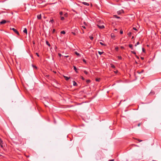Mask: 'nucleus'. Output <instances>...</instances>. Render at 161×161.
Returning <instances> with one entry per match:
<instances>
[{"label": "nucleus", "instance_id": "obj_1", "mask_svg": "<svg viewBox=\"0 0 161 161\" xmlns=\"http://www.w3.org/2000/svg\"><path fill=\"white\" fill-rule=\"evenodd\" d=\"M10 30H12L15 33L17 34L18 35H19V32L14 28H10Z\"/></svg>", "mask_w": 161, "mask_h": 161}, {"label": "nucleus", "instance_id": "obj_2", "mask_svg": "<svg viewBox=\"0 0 161 161\" xmlns=\"http://www.w3.org/2000/svg\"><path fill=\"white\" fill-rule=\"evenodd\" d=\"M7 22H8V21H7ZM7 22V21L6 20H3L2 21L0 22V25L5 24Z\"/></svg>", "mask_w": 161, "mask_h": 161}, {"label": "nucleus", "instance_id": "obj_3", "mask_svg": "<svg viewBox=\"0 0 161 161\" xmlns=\"http://www.w3.org/2000/svg\"><path fill=\"white\" fill-rule=\"evenodd\" d=\"M3 141L1 140V139L0 138V145L1 147L2 148L3 147Z\"/></svg>", "mask_w": 161, "mask_h": 161}, {"label": "nucleus", "instance_id": "obj_4", "mask_svg": "<svg viewBox=\"0 0 161 161\" xmlns=\"http://www.w3.org/2000/svg\"><path fill=\"white\" fill-rule=\"evenodd\" d=\"M98 27L101 29H103L104 28V26L103 25H97Z\"/></svg>", "mask_w": 161, "mask_h": 161}, {"label": "nucleus", "instance_id": "obj_5", "mask_svg": "<svg viewBox=\"0 0 161 161\" xmlns=\"http://www.w3.org/2000/svg\"><path fill=\"white\" fill-rule=\"evenodd\" d=\"M23 32L24 33H25L26 34H27V30L26 28H25L24 29Z\"/></svg>", "mask_w": 161, "mask_h": 161}, {"label": "nucleus", "instance_id": "obj_6", "mask_svg": "<svg viewBox=\"0 0 161 161\" xmlns=\"http://www.w3.org/2000/svg\"><path fill=\"white\" fill-rule=\"evenodd\" d=\"M82 3L85 5H86L87 6H88L89 5V4L88 3H87L86 2H83Z\"/></svg>", "mask_w": 161, "mask_h": 161}, {"label": "nucleus", "instance_id": "obj_7", "mask_svg": "<svg viewBox=\"0 0 161 161\" xmlns=\"http://www.w3.org/2000/svg\"><path fill=\"white\" fill-rule=\"evenodd\" d=\"M111 36L112 38H114L115 37V36L114 35V34L113 33H112L111 34Z\"/></svg>", "mask_w": 161, "mask_h": 161}, {"label": "nucleus", "instance_id": "obj_8", "mask_svg": "<svg viewBox=\"0 0 161 161\" xmlns=\"http://www.w3.org/2000/svg\"><path fill=\"white\" fill-rule=\"evenodd\" d=\"M64 77L66 80H68L70 78V77H69L65 76H64Z\"/></svg>", "mask_w": 161, "mask_h": 161}, {"label": "nucleus", "instance_id": "obj_9", "mask_svg": "<svg viewBox=\"0 0 161 161\" xmlns=\"http://www.w3.org/2000/svg\"><path fill=\"white\" fill-rule=\"evenodd\" d=\"M129 47H130L132 50H133V45L131 44H130L129 45Z\"/></svg>", "mask_w": 161, "mask_h": 161}, {"label": "nucleus", "instance_id": "obj_10", "mask_svg": "<svg viewBox=\"0 0 161 161\" xmlns=\"http://www.w3.org/2000/svg\"><path fill=\"white\" fill-rule=\"evenodd\" d=\"M75 53L77 56H80V54L79 53H78L77 52L75 51Z\"/></svg>", "mask_w": 161, "mask_h": 161}, {"label": "nucleus", "instance_id": "obj_11", "mask_svg": "<svg viewBox=\"0 0 161 161\" xmlns=\"http://www.w3.org/2000/svg\"><path fill=\"white\" fill-rule=\"evenodd\" d=\"M37 18L38 19H41V15H37Z\"/></svg>", "mask_w": 161, "mask_h": 161}, {"label": "nucleus", "instance_id": "obj_12", "mask_svg": "<svg viewBox=\"0 0 161 161\" xmlns=\"http://www.w3.org/2000/svg\"><path fill=\"white\" fill-rule=\"evenodd\" d=\"M73 85L74 86H76L77 85L76 83L74 81H73Z\"/></svg>", "mask_w": 161, "mask_h": 161}, {"label": "nucleus", "instance_id": "obj_13", "mask_svg": "<svg viewBox=\"0 0 161 161\" xmlns=\"http://www.w3.org/2000/svg\"><path fill=\"white\" fill-rule=\"evenodd\" d=\"M114 18H117V19H119L120 18V17H119V16H117V15H114Z\"/></svg>", "mask_w": 161, "mask_h": 161}, {"label": "nucleus", "instance_id": "obj_14", "mask_svg": "<svg viewBox=\"0 0 161 161\" xmlns=\"http://www.w3.org/2000/svg\"><path fill=\"white\" fill-rule=\"evenodd\" d=\"M73 67H74V69L75 70V71H76V73H77V69L76 68V67L75 66H73Z\"/></svg>", "mask_w": 161, "mask_h": 161}, {"label": "nucleus", "instance_id": "obj_15", "mask_svg": "<svg viewBox=\"0 0 161 161\" xmlns=\"http://www.w3.org/2000/svg\"><path fill=\"white\" fill-rule=\"evenodd\" d=\"M49 22L51 23L52 24L54 22V20L53 19H51Z\"/></svg>", "mask_w": 161, "mask_h": 161}, {"label": "nucleus", "instance_id": "obj_16", "mask_svg": "<svg viewBox=\"0 0 161 161\" xmlns=\"http://www.w3.org/2000/svg\"><path fill=\"white\" fill-rule=\"evenodd\" d=\"M46 44L49 47L50 46V44H49V42L47 41H46Z\"/></svg>", "mask_w": 161, "mask_h": 161}, {"label": "nucleus", "instance_id": "obj_17", "mask_svg": "<svg viewBox=\"0 0 161 161\" xmlns=\"http://www.w3.org/2000/svg\"><path fill=\"white\" fill-rule=\"evenodd\" d=\"M60 33L62 34H65V32L64 31H61Z\"/></svg>", "mask_w": 161, "mask_h": 161}, {"label": "nucleus", "instance_id": "obj_18", "mask_svg": "<svg viewBox=\"0 0 161 161\" xmlns=\"http://www.w3.org/2000/svg\"><path fill=\"white\" fill-rule=\"evenodd\" d=\"M100 80V78H97L96 79V80L97 81H99Z\"/></svg>", "mask_w": 161, "mask_h": 161}, {"label": "nucleus", "instance_id": "obj_19", "mask_svg": "<svg viewBox=\"0 0 161 161\" xmlns=\"http://www.w3.org/2000/svg\"><path fill=\"white\" fill-rule=\"evenodd\" d=\"M103 52H100V51H98V53L100 55H101L103 53Z\"/></svg>", "mask_w": 161, "mask_h": 161}, {"label": "nucleus", "instance_id": "obj_20", "mask_svg": "<svg viewBox=\"0 0 161 161\" xmlns=\"http://www.w3.org/2000/svg\"><path fill=\"white\" fill-rule=\"evenodd\" d=\"M32 66L33 67V68H35L36 69H37V67L36 66L33 65H32Z\"/></svg>", "mask_w": 161, "mask_h": 161}, {"label": "nucleus", "instance_id": "obj_21", "mask_svg": "<svg viewBox=\"0 0 161 161\" xmlns=\"http://www.w3.org/2000/svg\"><path fill=\"white\" fill-rule=\"evenodd\" d=\"M111 67L112 68H115V66L113 64H111Z\"/></svg>", "mask_w": 161, "mask_h": 161}, {"label": "nucleus", "instance_id": "obj_22", "mask_svg": "<svg viewBox=\"0 0 161 161\" xmlns=\"http://www.w3.org/2000/svg\"><path fill=\"white\" fill-rule=\"evenodd\" d=\"M91 82V81L89 80H86V82L87 83H89Z\"/></svg>", "mask_w": 161, "mask_h": 161}, {"label": "nucleus", "instance_id": "obj_23", "mask_svg": "<svg viewBox=\"0 0 161 161\" xmlns=\"http://www.w3.org/2000/svg\"><path fill=\"white\" fill-rule=\"evenodd\" d=\"M60 18H61V19L62 20H63L64 19V17L62 16V17H61Z\"/></svg>", "mask_w": 161, "mask_h": 161}, {"label": "nucleus", "instance_id": "obj_24", "mask_svg": "<svg viewBox=\"0 0 161 161\" xmlns=\"http://www.w3.org/2000/svg\"><path fill=\"white\" fill-rule=\"evenodd\" d=\"M139 42H138L135 45V46H136L137 45H138L139 44Z\"/></svg>", "mask_w": 161, "mask_h": 161}, {"label": "nucleus", "instance_id": "obj_25", "mask_svg": "<svg viewBox=\"0 0 161 161\" xmlns=\"http://www.w3.org/2000/svg\"><path fill=\"white\" fill-rule=\"evenodd\" d=\"M118 58L119 59H122V57L120 56H118Z\"/></svg>", "mask_w": 161, "mask_h": 161}, {"label": "nucleus", "instance_id": "obj_26", "mask_svg": "<svg viewBox=\"0 0 161 161\" xmlns=\"http://www.w3.org/2000/svg\"><path fill=\"white\" fill-rule=\"evenodd\" d=\"M84 73L86 75H87L88 74V72L86 70H84Z\"/></svg>", "mask_w": 161, "mask_h": 161}, {"label": "nucleus", "instance_id": "obj_27", "mask_svg": "<svg viewBox=\"0 0 161 161\" xmlns=\"http://www.w3.org/2000/svg\"><path fill=\"white\" fill-rule=\"evenodd\" d=\"M89 37L90 39L91 40H92L93 39V37L92 36H90Z\"/></svg>", "mask_w": 161, "mask_h": 161}, {"label": "nucleus", "instance_id": "obj_28", "mask_svg": "<svg viewBox=\"0 0 161 161\" xmlns=\"http://www.w3.org/2000/svg\"><path fill=\"white\" fill-rule=\"evenodd\" d=\"M131 52L132 53H133V54H134L135 55H136V53L135 52V51H131Z\"/></svg>", "mask_w": 161, "mask_h": 161}, {"label": "nucleus", "instance_id": "obj_29", "mask_svg": "<svg viewBox=\"0 0 161 161\" xmlns=\"http://www.w3.org/2000/svg\"><path fill=\"white\" fill-rule=\"evenodd\" d=\"M136 140H137V141H138L139 142H141L142 141V140H140L138 139H136Z\"/></svg>", "mask_w": 161, "mask_h": 161}, {"label": "nucleus", "instance_id": "obj_30", "mask_svg": "<svg viewBox=\"0 0 161 161\" xmlns=\"http://www.w3.org/2000/svg\"><path fill=\"white\" fill-rule=\"evenodd\" d=\"M120 33L121 34H122L123 33V31L122 30H121L120 31Z\"/></svg>", "mask_w": 161, "mask_h": 161}, {"label": "nucleus", "instance_id": "obj_31", "mask_svg": "<svg viewBox=\"0 0 161 161\" xmlns=\"http://www.w3.org/2000/svg\"><path fill=\"white\" fill-rule=\"evenodd\" d=\"M83 62L84 63H86V60H85V59H83Z\"/></svg>", "mask_w": 161, "mask_h": 161}, {"label": "nucleus", "instance_id": "obj_32", "mask_svg": "<svg viewBox=\"0 0 161 161\" xmlns=\"http://www.w3.org/2000/svg\"><path fill=\"white\" fill-rule=\"evenodd\" d=\"M131 32H129L128 34V35L129 36H130V35H131Z\"/></svg>", "mask_w": 161, "mask_h": 161}, {"label": "nucleus", "instance_id": "obj_33", "mask_svg": "<svg viewBox=\"0 0 161 161\" xmlns=\"http://www.w3.org/2000/svg\"><path fill=\"white\" fill-rule=\"evenodd\" d=\"M100 44H101V45H104V44H103V43L102 42H100Z\"/></svg>", "mask_w": 161, "mask_h": 161}, {"label": "nucleus", "instance_id": "obj_34", "mask_svg": "<svg viewBox=\"0 0 161 161\" xmlns=\"http://www.w3.org/2000/svg\"><path fill=\"white\" fill-rule=\"evenodd\" d=\"M142 50L143 52H144L145 51V49L144 48H142Z\"/></svg>", "mask_w": 161, "mask_h": 161}, {"label": "nucleus", "instance_id": "obj_35", "mask_svg": "<svg viewBox=\"0 0 161 161\" xmlns=\"http://www.w3.org/2000/svg\"><path fill=\"white\" fill-rule=\"evenodd\" d=\"M133 29L135 30V31H137V30L136 29V27H133Z\"/></svg>", "mask_w": 161, "mask_h": 161}, {"label": "nucleus", "instance_id": "obj_36", "mask_svg": "<svg viewBox=\"0 0 161 161\" xmlns=\"http://www.w3.org/2000/svg\"><path fill=\"white\" fill-rule=\"evenodd\" d=\"M63 14V12H60V13H59V14H60L61 15H62Z\"/></svg>", "mask_w": 161, "mask_h": 161}, {"label": "nucleus", "instance_id": "obj_37", "mask_svg": "<svg viewBox=\"0 0 161 161\" xmlns=\"http://www.w3.org/2000/svg\"><path fill=\"white\" fill-rule=\"evenodd\" d=\"M119 48L118 47H116L115 48V49L117 51L118 49Z\"/></svg>", "mask_w": 161, "mask_h": 161}, {"label": "nucleus", "instance_id": "obj_38", "mask_svg": "<svg viewBox=\"0 0 161 161\" xmlns=\"http://www.w3.org/2000/svg\"><path fill=\"white\" fill-rule=\"evenodd\" d=\"M81 79L82 80H85V79L84 78V77H82V76H81Z\"/></svg>", "mask_w": 161, "mask_h": 161}, {"label": "nucleus", "instance_id": "obj_39", "mask_svg": "<svg viewBox=\"0 0 161 161\" xmlns=\"http://www.w3.org/2000/svg\"><path fill=\"white\" fill-rule=\"evenodd\" d=\"M72 33L73 35H75V34H76L75 33V32H72Z\"/></svg>", "mask_w": 161, "mask_h": 161}, {"label": "nucleus", "instance_id": "obj_40", "mask_svg": "<svg viewBox=\"0 0 161 161\" xmlns=\"http://www.w3.org/2000/svg\"><path fill=\"white\" fill-rule=\"evenodd\" d=\"M55 29H53V33H54L55 32Z\"/></svg>", "mask_w": 161, "mask_h": 161}, {"label": "nucleus", "instance_id": "obj_41", "mask_svg": "<svg viewBox=\"0 0 161 161\" xmlns=\"http://www.w3.org/2000/svg\"><path fill=\"white\" fill-rule=\"evenodd\" d=\"M58 56H59V57H61V56H62V55H61L60 53H59L58 54Z\"/></svg>", "mask_w": 161, "mask_h": 161}, {"label": "nucleus", "instance_id": "obj_42", "mask_svg": "<svg viewBox=\"0 0 161 161\" xmlns=\"http://www.w3.org/2000/svg\"><path fill=\"white\" fill-rule=\"evenodd\" d=\"M36 55H37V56L38 57H39V55L38 54V53H36Z\"/></svg>", "mask_w": 161, "mask_h": 161}, {"label": "nucleus", "instance_id": "obj_43", "mask_svg": "<svg viewBox=\"0 0 161 161\" xmlns=\"http://www.w3.org/2000/svg\"><path fill=\"white\" fill-rule=\"evenodd\" d=\"M68 57H69V56L68 55L64 56V57L65 58H68Z\"/></svg>", "mask_w": 161, "mask_h": 161}, {"label": "nucleus", "instance_id": "obj_44", "mask_svg": "<svg viewBox=\"0 0 161 161\" xmlns=\"http://www.w3.org/2000/svg\"><path fill=\"white\" fill-rule=\"evenodd\" d=\"M82 27L84 29H85V28H86V27H85V26H82Z\"/></svg>", "mask_w": 161, "mask_h": 161}, {"label": "nucleus", "instance_id": "obj_45", "mask_svg": "<svg viewBox=\"0 0 161 161\" xmlns=\"http://www.w3.org/2000/svg\"><path fill=\"white\" fill-rule=\"evenodd\" d=\"M140 125H141V124L140 123H139V124H138V126H140Z\"/></svg>", "mask_w": 161, "mask_h": 161}, {"label": "nucleus", "instance_id": "obj_46", "mask_svg": "<svg viewBox=\"0 0 161 161\" xmlns=\"http://www.w3.org/2000/svg\"><path fill=\"white\" fill-rule=\"evenodd\" d=\"M109 161H114V159L110 160Z\"/></svg>", "mask_w": 161, "mask_h": 161}, {"label": "nucleus", "instance_id": "obj_47", "mask_svg": "<svg viewBox=\"0 0 161 161\" xmlns=\"http://www.w3.org/2000/svg\"><path fill=\"white\" fill-rule=\"evenodd\" d=\"M141 59H142V60H143V59H144V58H143V57H141Z\"/></svg>", "mask_w": 161, "mask_h": 161}, {"label": "nucleus", "instance_id": "obj_48", "mask_svg": "<svg viewBox=\"0 0 161 161\" xmlns=\"http://www.w3.org/2000/svg\"><path fill=\"white\" fill-rule=\"evenodd\" d=\"M136 57L137 58H138H138H139L138 56H136Z\"/></svg>", "mask_w": 161, "mask_h": 161}, {"label": "nucleus", "instance_id": "obj_49", "mask_svg": "<svg viewBox=\"0 0 161 161\" xmlns=\"http://www.w3.org/2000/svg\"><path fill=\"white\" fill-rule=\"evenodd\" d=\"M114 72L116 73H117L118 72V71H115Z\"/></svg>", "mask_w": 161, "mask_h": 161}, {"label": "nucleus", "instance_id": "obj_50", "mask_svg": "<svg viewBox=\"0 0 161 161\" xmlns=\"http://www.w3.org/2000/svg\"><path fill=\"white\" fill-rule=\"evenodd\" d=\"M114 30H115V31H117V30L116 29H114Z\"/></svg>", "mask_w": 161, "mask_h": 161}, {"label": "nucleus", "instance_id": "obj_51", "mask_svg": "<svg viewBox=\"0 0 161 161\" xmlns=\"http://www.w3.org/2000/svg\"><path fill=\"white\" fill-rule=\"evenodd\" d=\"M118 14H119V12H118Z\"/></svg>", "mask_w": 161, "mask_h": 161}, {"label": "nucleus", "instance_id": "obj_52", "mask_svg": "<svg viewBox=\"0 0 161 161\" xmlns=\"http://www.w3.org/2000/svg\"><path fill=\"white\" fill-rule=\"evenodd\" d=\"M152 161H154V160H153Z\"/></svg>", "mask_w": 161, "mask_h": 161}]
</instances>
